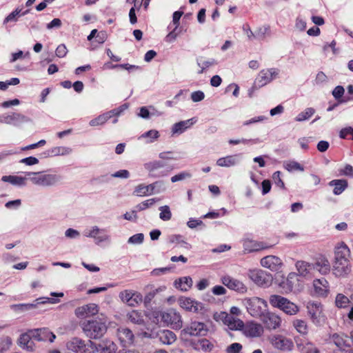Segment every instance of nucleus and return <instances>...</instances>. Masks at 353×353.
I'll return each instance as SVG.
<instances>
[{"instance_id": "6ab92c4d", "label": "nucleus", "mask_w": 353, "mask_h": 353, "mask_svg": "<svg viewBox=\"0 0 353 353\" xmlns=\"http://www.w3.org/2000/svg\"><path fill=\"white\" fill-rule=\"evenodd\" d=\"M278 74V70L275 68L262 70L258 75L256 83L259 87H262L272 81Z\"/></svg>"}, {"instance_id": "4c0bfd02", "label": "nucleus", "mask_w": 353, "mask_h": 353, "mask_svg": "<svg viewBox=\"0 0 353 353\" xmlns=\"http://www.w3.org/2000/svg\"><path fill=\"white\" fill-rule=\"evenodd\" d=\"M185 32L186 29H184L182 26L173 28L172 29L170 30V32L165 36V41L168 43H172L179 36Z\"/></svg>"}, {"instance_id": "aec40b11", "label": "nucleus", "mask_w": 353, "mask_h": 353, "mask_svg": "<svg viewBox=\"0 0 353 353\" xmlns=\"http://www.w3.org/2000/svg\"><path fill=\"white\" fill-rule=\"evenodd\" d=\"M261 265L272 271L276 272L280 270L283 263L281 259L278 256L269 255L261 259Z\"/></svg>"}, {"instance_id": "680f3d73", "label": "nucleus", "mask_w": 353, "mask_h": 353, "mask_svg": "<svg viewBox=\"0 0 353 353\" xmlns=\"http://www.w3.org/2000/svg\"><path fill=\"white\" fill-rule=\"evenodd\" d=\"M199 351H207L211 350L213 347V345L206 339H199Z\"/></svg>"}, {"instance_id": "338daca9", "label": "nucleus", "mask_w": 353, "mask_h": 353, "mask_svg": "<svg viewBox=\"0 0 353 353\" xmlns=\"http://www.w3.org/2000/svg\"><path fill=\"white\" fill-rule=\"evenodd\" d=\"M68 49L65 44H60L57 46L55 50L56 56L59 58H63L66 56Z\"/></svg>"}, {"instance_id": "8fccbe9b", "label": "nucleus", "mask_w": 353, "mask_h": 353, "mask_svg": "<svg viewBox=\"0 0 353 353\" xmlns=\"http://www.w3.org/2000/svg\"><path fill=\"white\" fill-rule=\"evenodd\" d=\"M164 167V163L161 161H153L145 163L144 164V168L149 172L152 173L154 171Z\"/></svg>"}, {"instance_id": "e433bc0d", "label": "nucleus", "mask_w": 353, "mask_h": 353, "mask_svg": "<svg viewBox=\"0 0 353 353\" xmlns=\"http://www.w3.org/2000/svg\"><path fill=\"white\" fill-rule=\"evenodd\" d=\"M288 299L277 294H272L270 296L269 302L270 305L282 310Z\"/></svg>"}, {"instance_id": "f3484780", "label": "nucleus", "mask_w": 353, "mask_h": 353, "mask_svg": "<svg viewBox=\"0 0 353 353\" xmlns=\"http://www.w3.org/2000/svg\"><path fill=\"white\" fill-rule=\"evenodd\" d=\"M29 332L32 334V339L37 341H49L52 343L56 338L55 334L46 327L29 330Z\"/></svg>"}, {"instance_id": "052dcab7", "label": "nucleus", "mask_w": 353, "mask_h": 353, "mask_svg": "<svg viewBox=\"0 0 353 353\" xmlns=\"http://www.w3.org/2000/svg\"><path fill=\"white\" fill-rule=\"evenodd\" d=\"M160 210H161V212L159 214L160 219H161L164 221L170 220L171 219L172 214H171L170 208L168 205L161 206L160 208Z\"/></svg>"}, {"instance_id": "f257e3e1", "label": "nucleus", "mask_w": 353, "mask_h": 353, "mask_svg": "<svg viewBox=\"0 0 353 353\" xmlns=\"http://www.w3.org/2000/svg\"><path fill=\"white\" fill-rule=\"evenodd\" d=\"M110 325L108 318L101 314L100 316L81 323V327L85 335L90 339H100L107 332Z\"/></svg>"}, {"instance_id": "2eb2a0df", "label": "nucleus", "mask_w": 353, "mask_h": 353, "mask_svg": "<svg viewBox=\"0 0 353 353\" xmlns=\"http://www.w3.org/2000/svg\"><path fill=\"white\" fill-rule=\"evenodd\" d=\"M43 298H39L35 300L36 303H19V304H13L10 305V307L16 312H23L26 310H30L33 308H35L38 304L50 303H57L59 301L58 299L54 298H46V301H42Z\"/></svg>"}, {"instance_id": "bb28decb", "label": "nucleus", "mask_w": 353, "mask_h": 353, "mask_svg": "<svg viewBox=\"0 0 353 353\" xmlns=\"http://www.w3.org/2000/svg\"><path fill=\"white\" fill-rule=\"evenodd\" d=\"M272 247H273V245H268L264 242H257L252 240H246L243 243L244 250L247 252H257Z\"/></svg>"}, {"instance_id": "4d7b16f0", "label": "nucleus", "mask_w": 353, "mask_h": 353, "mask_svg": "<svg viewBox=\"0 0 353 353\" xmlns=\"http://www.w3.org/2000/svg\"><path fill=\"white\" fill-rule=\"evenodd\" d=\"M335 303L338 307H345L349 303V299L345 295L338 294L336 297Z\"/></svg>"}, {"instance_id": "603ef678", "label": "nucleus", "mask_w": 353, "mask_h": 353, "mask_svg": "<svg viewBox=\"0 0 353 353\" xmlns=\"http://www.w3.org/2000/svg\"><path fill=\"white\" fill-rule=\"evenodd\" d=\"M332 339L334 345L339 349H343L344 347H350V345L346 343V341L344 339L343 336L339 334H334L332 336Z\"/></svg>"}, {"instance_id": "13d9d810", "label": "nucleus", "mask_w": 353, "mask_h": 353, "mask_svg": "<svg viewBox=\"0 0 353 353\" xmlns=\"http://www.w3.org/2000/svg\"><path fill=\"white\" fill-rule=\"evenodd\" d=\"M133 292L132 290H124L119 293V297L121 301L128 305L130 304V300L133 296Z\"/></svg>"}, {"instance_id": "473e14b6", "label": "nucleus", "mask_w": 353, "mask_h": 353, "mask_svg": "<svg viewBox=\"0 0 353 353\" xmlns=\"http://www.w3.org/2000/svg\"><path fill=\"white\" fill-rule=\"evenodd\" d=\"M158 336L161 343L165 345L172 344L176 339V334L168 330H163L159 332Z\"/></svg>"}, {"instance_id": "6e6d98bb", "label": "nucleus", "mask_w": 353, "mask_h": 353, "mask_svg": "<svg viewBox=\"0 0 353 353\" xmlns=\"http://www.w3.org/2000/svg\"><path fill=\"white\" fill-rule=\"evenodd\" d=\"M339 137L343 139H352L353 140V128L347 127L341 130L339 132Z\"/></svg>"}, {"instance_id": "a211bd4d", "label": "nucleus", "mask_w": 353, "mask_h": 353, "mask_svg": "<svg viewBox=\"0 0 353 353\" xmlns=\"http://www.w3.org/2000/svg\"><path fill=\"white\" fill-rule=\"evenodd\" d=\"M99 311V306L95 303H91L77 307L74 314L78 318H85L97 314Z\"/></svg>"}, {"instance_id": "f8f14e48", "label": "nucleus", "mask_w": 353, "mask_h": 353, "mask_svg": "<svg viewBox=\"0 0 353 353\" xmlns=\"http://www.w3.org/2000/svg\"><path fill=\"white\" fill-rule=\"evenodd\" d=\"M66 347L68 350L74 353H87L89 345L79 337H73L66 343Z\"/></svg>"}, {"instance_id": "cd10ccee", "label": "nucleus", "mask_w": 353, "mask_h": 353, "mask_svg": "<svg viewBox=\"0 0 353 353\" xmlns=\"http://www.w3.org/2000/svg\"><path fill=\"white\" fill-rule=\"evenodd\" d=\"M32 334L29 332V330L20 335L18 339L19 345L23 350H26L29 352H33L34 350V343L32 340Z\"/></svg>"}, {"instance_id": "c03bdc74", "label": "nucleus", "mask_w": 353, "mask_h": 353, "mask_svg": "<svg viewBox=\"0 0 353 353\" xmlns=\"http://www.w3.org/2000/svg\"><path fill=\"white\" fill-rule=\"evenodd\" d=\"M283 167L288 172H294V171H301L303 172L304 170V167L301 165L299 163L295 161H288L283 163Z\"/></svg>"}, {"instance_id": "7ed1b4c3", "label": "nucleus", "mask_w": 353, "mask_h": 353, "mask_svg": "<svg viewBox=\"0 0 353 353\" xmlns=\"http://www.w3.org/2000/svg\"><path fill=\"white\" fill-rule=\"evenodd\" d=\"M26 175L34 184L41 186L52 185L59 179L56 174H43L42 172H26Z\"/></svg>"}, {"instance_id": "ddd939ff", "label": "nucleus", "mask_w": 353, "mask_h": 353, "mask_svg": "<svg viewBox=\"0 0 353 353\" xmlns=\"http://www.w3.org/2000/svg\"><path fill=\"white\" fill-rule=\"evenodd\" d=\"M221 282L230 290H234L239 293L244 294L248 290L246 285L242 281L228 275L223 276L221 278Z\"/></svg>"}, {"instance_id": "9d476101", "label": "nucleus", "mask_w": 353, "mask_h": 353, "mask_svg": "<svg viewBox=\"0 0 353 353\" xmlns=\"http://www.w3.org/2000/svg\"><path fill=\"white\" fill-rule=\"evenodd\" d=\"M164 189L165 188L162 181H156L148 185L143 184L138 185L134 190V194L137 196H143L152 194L154 192H160L161 190Z\"/></svg>"}, {"instance_id": "a18cd8bd", "label": "nucleus", "mask_w": 353, "mask_h": 353, "mask_svg": "<svg viewBox=\"0 0 353 353\" xmlns=\"http://www.w3.org/2000/svg\"><path fill=\"white\" fill-rule=\"evenodd\" d=\"M282 311L288 315H295L299 312V307L295 303L288 299Z\"/></svg>"}, {"instance_id": "5701e85b", "label": "nucleus", "mask_w": 353, "mask_h": 353, "mask_svg": "<svg viewBox=\"0 0 353 353\" xmlns=\"http://www.w3.org/2000/svg\"><path fill=\"white\" fill-rule=\"evenodd\" d=\"M262 321L265 327L270 330H275L279 327L281 323V317L273 312H267L263 314Z\"/></svg>"}, {"instance_id": "b1692460", "label": "nucleus", "mask_w": 353, "mask_h": 353, "mask_svg": "<svg viewBox=\"0 0 353 353\" xmlns=\"http://www.w3.org/2000/svg\"><path fill=\"white\" fill-rule=\"evenodd\" d=\"M244 301L248 312L253 316L259 315L261 312L258 305L259 303H266V301L264 299L259 297L245 299Z\"/></svg>"}, {"instance_id": "774afa93", "label": "nucleus", "mask_w": 353, "mask_h": 353, "mask_svg": "<svg viewBox=\"0 0 353 353\" xmlns=\"http://www.w3.org/2000/svg\"><path fill=\"white\" fill-rule=\"evenodd\" d=\"M242 350L241 344L239 343H234L229 345L226 349L227 353H239Z\"/></svg>"}, {"instance_id": "0eeeda50", "label": "nucleus", "mask_w": 353, "mask_h": 353, "mask_svg": "<svg viewBox=\"0 0 353 353\" xmlns=\"http://www.w3.org/2000/svg\"><path fill=\"white\" fill-rule=\"evenodd\" d=\"M250 279L257 285L261 287H268L272 284V276L262 270H253L249 272Z\"/></svg>"}, {"instance_id": "f704fd0d", "label": "nucleus", "mask_w": 353, "mask_h": 353, "mask_svg": "<svg viewBox=\"0 0 353 353\" xmlns=\"http://www.w3.org/2000/svg\"><path fill=\"white\" fill-rule=\"evenodd\" d=\"M28 10L22 12L21 9L16 8L4 19L3 24L7 25L9 23H16L21 16H24L28 14Z\"/></svg>"}, {"instance_id": "2f4dec72", "label": "nucleus", "mask_w": 353, "mask_h": 353, "mask_svg": "<svg viewBox=\"0 0 353 353\" xmlns=\"http://www.w3.org/2000/svg\"><path fill=\"white\" fill-rule=\"evenodd\" d=\"M328 185L334 187V194L340 195L347 188L348 183L345 179H334L330 181Z\"/></svg>"}, {"instance_id": "bf43d9fd", "label": "nucleus", "mask_w": 353, "mask_h": 353, "mask_svg": "<svg viewBox=\"0 0 353 353\" xmlns=\"http://www.w3.org/2000/svg\"><path fill=\"white\" fill-rule=\"evenodd\" d=\"M128 108V105L127 103L122 104L119 107L114 108L112 110L108 111L111 118L112 117H118L124 110Z\"/></svg>"}, {"instance_id": "6e6552de", "label": "nucleus", "mask_w": 353, "mask_h": 353, "mask_svg": "<svg viewBox=\"0 0 353 353\" xmlns=\"http://www.w3.org/2000/svg\"><path fill=\"white\" fill-rule=\"evenodd\" d=\"M161 319L172 329L180 330L182 327L181 316L174 309L168 310L167 312L162 313Z\"/></svg>"}, {"instance_id": "0e129e2a", "label": "nucleus", "mask_w": 353, "mask_h": 353, "mask_svg": "<svg viewBox=\"0 0 353 353\" xmlns=\"http://www.w3.org/2000/svg\"><path fill=\"white\" fill-rule=\"evenodd\" d=\"M144 239V235L142 233L136 234L130 236L128 241V243L131 244H141Z\"/></svg>"}, {"instance_id": "1a4fd4ad", "label": "nucleus", "mask_w": 353, "mask_h": 353, "mask_svg": "<svg viewBox=\"0 0 353 353\" xmlns=\"http://www.w3.org/2000/svg\"><path fill=\"white\" fill-rule=\"evenodd\" d=\"M88 345L93 353H114L117 350V345L109 339L103 340L99 343L88 340Z\"/></svg>"}, {"instance_id": "7c9ffc66", "label": "nucleus", "mask_w": 353, "mask_h": 353, "mask_svg": "<svg viewBox=\"0 0 353 353\" xmlns=\"http://www.w3.org/2000/svg\"><path fill=\"white\" fill-rule=\"evenodd\" d=\"M28 177L25 174V176L18 175H5L1 178L3 182L10 183L14 185L23 186L26 185V181Z\"/></svg>"}, {"instance_id": "e2e57ef3", "label": "nucleus", "mask_w": 353, "mask_h": 353, "mask_svg": "<svg viewBox=\"0 0 353 353\" xmlns=\"http://www.w3.org/2000/svg\"><path fill=\"white\" fill-rule=\"evenodd\" d=\"M143 301V296L141 293L137 292H133V296L130 300V306L134 307Z\"/></svg>"}, {"instance_id": "423d86ee", "label": "nucleus", "mask_w": 353, "mask_h": 353, "mask_svg": "<svg viewBox=\"0 0 353 353\" xmlns=\"http://www.w3.org/2000/svg\"><path fill=\"white\" fill-rule=\"evenodd\" d=\"M214 319L216 321H221L223 324L227 325L231 330H241L244 326V323L241 320L228 314L225 312L215 314L214 315Z\"/></svg>"}, {"instance_id": "49530a36", "label": "nucleus", "mask_w": 353, "mask_h": 353, "mask_svg": "<svg viewBox=\"0 0 353 353\" xmlns=\"http://www.w3.org/2000/svg\"><path fill=\"white\" fill-rule=\"evenodd\" d=\"M315 113L313 108H307L300 112L295 118L296 121L301 122L309 119Z\"/></svg>"}, {"instance_id": "a878e982", "label": "nucleus", "mask_w": 353, "mask_h": 353, "mask_svg": "<svg viewBox=\"0 0 353 353\" xmlns=\"http://www.w3.org/2000/svg\"><path fill=\"white\" fill-rule=\"evenodd\" d=\"M350 250L343 242L341 241L334 248V260H349Z\"/></svg>"}, {"instance_id": "09e8293b", "label": "nucleus", "mask_w": 353, "mask_h": 353, "mask_svg": "<svg viewBox=\"0 0 353 353\" xmlns=\"http://www.w3.org/2000/svg\"><path fill=\"white\" fill-rule=\"evenodd\" d=\"M127 316L129 321L134 324L141 325L144 323V320L141 313L137 310H132L129 312Z\"/></svg>"}, {"instance_id": "20e7f679", "label": "nucleus", "mask_w": 353, "mask_h": 353, "mask_svg": "<svg viewBox=\"0 0 353 353\" xmlns=\"http://www.w3.org/2000/svg\"><path fill=\"white\" fill-rule=\"evenodd\" d=\"M208 332V326L202 322L192 321L181 332V338L187 340L188 336H205Z\"/></svg>"}, {"instance_id": "864d4df0", "label": "nucleus", "mask_w": 353, "mask_h": 353, "mask_svg": "<svg viewBox=\"0 0 353 353\" xmlns=\"http://www.w3.org/2000/svg\"><path fill=\"white\" fill-rule=\"evenodd\" d=\"M12 345V339L6 336L0 338V352L7 351Z\"/></svg>"}, {"instance_id": "dca6fc26", "label": "nucleus", "mask_w": 353, "mask_h": 353, "mask_svg": "<svg viewBox=\"0 0 353 353\" xmlns=\"http://www.w3.org/2000/svg\"><path fill=\"white\" fill-rule=\"evenodd\" d=\"M269 340L274 348L280 350H290L293 347L292 341L282 335H274Z\"/></svg>"}, {"instance_id": "9b49d317", "label": "nucleus", "mask_w": 353, "mask_h": 353, "mask_svg": "<svg viewBox=\"0 0 353 353\" xmlns=\"http://www.w3.org/2000/svg\"><path fill=\"white\" fill-rule=\"evenodd\" d=\"M350 260H334L332 265V273L336 277H344L351 272Z\"/></svg>"}, {"instance_id": "a19ab883", "label": "nucleus", "mask_w": 353, "mask_h": 353, "mask_svg": "<svg viewBox=\"0 0 353 353\" xmlns=\"http://www.w3.org/2000/svg\"><path fill=\"white\" fill-rule=\"evenodd\" d=\"M143 0H132L134 2V6L131 8L129 12L130 22L132 24H135L137 22V18L136 15V10H139L143 3Z\"/></svg>"}, {"instance_id": "4be33fe9", "label": "nucleus", "mask_w": 353, "mask_h": 353, "mask_svg": "<svg viewBox=\"0 0 353 353\" xmlns=\"http://www.w3.org/2000/svg\"><path fill=\"white\" fill-rule=\"evenodd\" d=\"M314 267V272H318L322 275H327L331 270L330 261L325 256L316 258L314 263H312Z\"/></svg>"}, {"instance_id": "393cba45", "label": "nucleus", "mask_w": 353, "mask_h": 353, "mask_svg": "<svg viewBox=\"0 0 353 353\" xmlns=\"http://www.w3.org/2000/svg\"><path fill=\"white\" fill-rule=\"evenodd\" d=\"M197 121V119L196 117H192L190 119L181 121L174 123L172 128L171 132L172 134H181L186 130L190 128L194 123Z\"/></svg>"}, {"instance_id": "5fc2aeb1", "label": "nucleus", "mask_w": 353, "mask_h": 353, "mask_svg": "<svg viewBox=\"0 0 353 353\" xmlns=\"http://www.w3.org/2000/svg\"><path fill=\"white\" fill-rule=\"evenodd\" d=\"M248 332L252 336H259L263 332V328L259 324H252L248 327Z\"/></svg>"}, {"instance_id": "39448f33", "label": "nucleus", "mask_w": 353, "mask_h": 353, "mask_svg": "<svg viewBox=\"0 0 353 353\" xmlns=\"http://www.w3.org/2000/svg\"><path fill=\"white\" fill-rule=\"evenodd\" d=\"M307 310L312 322L317 325L321 326L326 322V316L323 312V306L320 303L309 302L307 305Z\"/></svg>"}, {"instance_id": "79ce46f5", "label": "nucleus", "mask_w": 353, "mask_h": 353, "mask_svg": "<svg viewBox=\"0 0 353 353\" xmlns=\"http://www.w3.org/2000/svg\"><path fill=\"white\" fill-rule=\"evenodd\" d=\"M110 118L111 117L109 112H106L90 120L89 124L90 126L101 125L105 124Z\"/></svg>"}, {"instance_id": "37998d69", "label": "nucleus", "mask_w": 353, "mask_h": 353, "mask_svg": "<svg viewBox=\"0 0 353 353\" xmlns=\"http://www.w3.org/2000/svg\"><path fill=\"white\" fill-rule=\"evenodd\" d=\"M293 326L296 330L303 335L308 333V326L305 321L301 319H296L293 321Z\"/></svg>"}, {"instance_id": "69168bd1", "label": "nucleus", "mask_w": 353, "mask_h": 353, "mask_svg": "<svg viewBox=\"0 0 353 353\" xmlns=\"http://www.w3.org/2000/svg\"><path fill=\"white\" fill-rule=\"evenodd\" d=\"M281 173L280 171H276L272 174V179L274 183L279 188L285 189V184L281 177Z\"/></svg>"}, {"instance_id": "412c9836", "label": "nucleus", "mask_w": 353, "mask_h": 353, "mask_svg": "<svg viewBox=\"0 0 353 353\" xmlns=\"http://www.w3.org/2000/svg\"><path fill=\"white\" fill-rule=\"evenodd\" d=\"M28 120V118L25 115L17 112L0 115V123L7 124L17 125L20 123L27 122Z\"/></svg>"}, {"instance_id": "f03ea898", "label": "nucleus", "mask_w": 353, "mask_h": 353, "mask_svg": "<svg viewBox=\"0 0 353 353\" xmlns=\"http://www.w3.org/2000/svg\"><path fill=\"white\" fill-rule=\"evenodd\" d=\"M295 267L297 270V274L291 272L288 274L287 278V282L290 283L289 285L290 289L292 288V284L290 280L294 278L296 275H299L306 279H311L314 276V267L312 263L299 260L296 262Z\"/></svg>"}, {"instance_id": "c9c22d12", "label": "nucleus", "mask_w": 353, "mask_h": 353, "mask_svg": "<svg viewBox=\"0 0 353 353\" xmlns=\"http://www.w3.org/2000/svg\"><path fill=\"white\" fill-rule=\"evenodd\" d=\"M87 236L97 239L99 242L103 241L108 239L107 232L97 227H94L90 230Z\"/></svg>"}, {"instance_id": "58836bf2", "label": "nucleus", "mask_w": 353, "mask_h": 353, "mask_svg": "<svg viewBox=\"0 0 353 353\" xmlns=\"http://www.w3.org/2000/svg\"><path fill=\"white\" fill-rule=\"evenodd\" d=\"M192 285V280L190 276L183 277L175 281V286L182 291L188 290Z\"/></svg>"}, {"instance_id": "de8ad7c7", "label": "nucleus", "mask_w": 353, "mask_h": 353, "mask_svg": "<svg viewBox=\"0 0 353 353\" xmlns=\"http://www.w3.org/2000/svg\"><path fill=\"white\" fill-rule=\"evenodd\" d=\"M227 210L225 208H221L216 211L209 212L203 215H201L199 219H219L225 214Z\"/></svg>"}, {"instance_id": "c756f323", "label": "nucleus", "mask_w": 353, "mask_h": 353, "mask_svg": "<svg viewBox=\"0 0 353 353\" xmlns=\"http://www.w3.org/2000/svg\"><path fill=\"white\" fill-rule=\"evenodd\" d=\"M117 335L123 345H130L134 341L132 332L127 327H120L117 330Z\"/></svg>"}, {"instance_id": "72a5a7b5", "label": "nucleus", "mask_w": 353, "mask_h": 353, "mask_svg": "<svg viewBox=\"0 0 353 353\" xmlns=\"http://www.w3.org/2000/svg\"><path fill=\"white\" fill-rule=\"evenodd\" d=\"M237 154L228 155L217 159L216 165L220 167H231L238 163Z\"/></svg>"}, {"instance_id": "4468645a", "label": "nucleus", "mask_w": 353, "mask_h": 353, "mask_svg": "<svg viewBox=\"0 0 353 353\" xmlns=\"http://www.w3.org/2000/svg\"><path fill=\"white\" fill-rule=\"evenodd\" d=\"M180 306L188 312H199L204 310L203 304L188 297L179 299Z\"/></svg>"}, {"instance_id": "ea45409f", "label": "nucleus", "mask_w": 353, "mask_h": 353, "mask_svg": "<svg viewBox=\"0 0 353 353\" xmlns=\"http://www.w3.org/2000/svg\"><path fill=\"white\" fill-rule=\"evenodd\" d=\"M217 62L214 59H209L203 60V58L197 59V64L201 68V70L198 72L199 74L203 73L210 67L216 65Z\"/></svg>"}, {"instance_id": "c85d7f7f", "label": "nucleus", "mask_w": 353, "mask_h": 353, "mask_svg": "<svg viewBox=\"0 0 353 353\" xmlns=\"http://www.w3.org/2000/svg\"><path fill=\"white\" fill-rule=\"evenodd\" d=\"M314 292L317 296H326L328 292V282L324 279H316L313 281Z\"/></svg>"}, {"instance_id": "3c124183", "label": "nucleus", "mask_w": 353, "mask_h": 353, "mask_svg": "<svg viewBox=\"0 0 353 353\" xmlns=\"http://www.w3.org/2000/svg\"><path fill=\"white\" fill-rule=\"evenodd\" d=\"M72 150L70 148L64 146H57L52 148L50 151L51 156L67 155L71 152Z\"/></svg>"}]
</instances>
